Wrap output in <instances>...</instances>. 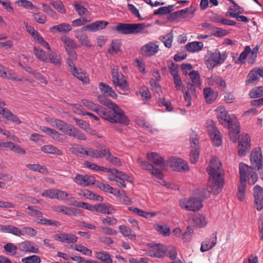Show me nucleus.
Here are the masks:
<instances>
[{"label": "nucleus", "instance_id": "nucleus-64", "mask_svg": "<svg viewBox=\"0 0 263 263\" xmlns=\"http://www.w3.org/2000/svg\"><path fill=\"white\" fill-rule=\"evenodd\" d=\"M32 16L36 22L40 24H44L46 20V16L41 12L34 13Z\"/></svg>", "mask_w": 263, "mask_h": 263}, {"label": "nucleus", "instance_id": "nucleus-41", "mask_svg": "<svg viewBox=\"0 0 263 263\" xmlns=\"http://www.w3.org/2000/svg\"><path fill=\"white\" fill-rule=\"evenodd\" d=\"M193 221L198 227L202 228L206 226L208 221L206 217L200 214L195 216L193 218Z\"/></svg>", "mask_w": 263, "mask_h": 263}, {"label": "nucleus", "instance_id": "nucleus-45", "mask_svg": "<svg viewBox=\"0 0 263 263\" xmlns=\"http://www.w3.org/2000/svg\"><path fill=\"white\" fill-rule=\"evenodd\" d=\"M189 76L191 80L192 83L194 85L200 87L201 85L200 78L198 72L196 70H193L189 72Z\"/></svg>", "mask_w": 263, "mask_h": 263}, {"label": "nucleus", "instance_id": "nucleus-33", "mask_svg": "<svg viewBox=\"0 0 263 263\" xmlns=\"http://www.w3.org/2000/svg\"><path fill=\"white\" fill-rule=\"evenodd\" d=\"M203 44L201 42H192L185 45L186 50L190 52H195L202 50Z\"/></svg>", "mask_w": 263, "mask_h": 263}, {"label": "nucleus", "instance_id": "nucleus-4", "mask_svg": "<svg viewBox=\"0 0 263 263\" xmlns=\"http://www.w3.org/2000/svg\"><path fill=\"white\" fill-rule=\"evenodd\" d=\"M217 117L218 121L221 124L226 125L228 124V128L230 129L229 136L233 141L235 142L237 135L239 133V130L238 126V121L234 115H229L228 111L223 106H219L215 110Z\"/></svg>", "mask_w": 263, "mask_h": 263}, {"label": "nucleus", "instance_id": "nucleus-25", "mask_svg": "<svg viewBox=\"0 0 263 263\" xmlns=\"http://www.w3.org/2000/svg\"><path fill=\"white\" fill-rule=\"evenodd\" d=\"M49 124L52 127H56L62 132L67 135L71 125L56 119H51L48 121Z\"/></svg>", "mask_w": 263, "mask_h": 263}, {"label": "nucleus", "instance_id": "nucleus-2", "mask_svg": "<svg viewBox=\"0 0 263 263\" xmlns=\"http://www.w3.org/2000/svg\"><path fill=\"white\" fill-rule=\"evenodd\" d=\"M240 184L238 186L237 196L242 201L245 198L247 187V180L250 185L254 184L258 180V175L253 168L244 163H240L239 166Z\"/></svg>", "mask_w": 263, "mask_h": 263}, {"label": "nucleus", "instance_id": "nucleus-60", "mask_svg": "<svg viewBox=\"0 0 263 263\" xmlns=\"http://www.w3.org/2000/svg\"><path fill=\"white\" fill-rule=\"evenodd\" d=\"M173 6L168 7H162L155 10L154 12V15H163L170 13L172 11Z\"/></svg>", "mask_w": 263, "mask_h": 263}, {"label": "nucleus", "instance_id": "nucleus-21", "mask_svg": "<svg viewBox=\"0 0 263 263\" xmlns=\"http://www.w3.org/2000/svg\"><path fill=\"white\" fill-rule=\"evenodd\" d=\"M108 24V22L104 21H98L89 24L82 28L83 31H97L99 30H102L106 28Z\"/></svg>", "mask_w": 263, "mask_h": 263}, {"label": "nucleus", "instance_id": "nucleus-59", "mask_svg": "<svg viewBox=\"0 0 263 263\" xmlns=\"http://www.w3.org/2000/svg\"><path fill=\"white\" fill-rule=\"evenodd\" d=\"M17 248L18 246L16 247L12 243H8L4 246L5 251L11 255H14L16 254Z\"/></svg>", "mask_w": 263, "mask_h": 263}, {"label": "nucleus", "instance_id": "nucleus-37", "mask_svg": "<svg viewBox=\"0 0 263 263\" xmlns=\"http://www.w3.org/2000/svg\"><path fill=\"white\" fill-rule=\"evenodd\" d=\"M95 257L106 263H112V260L109 254L106 251H100L95 252Z\"/></svg>", "mask_w": 263, "mask_h": 263}, {"label": "nucleus", "instance_id": "nucleus-17", "mask_svg": "<svg viewBox=\"0 0 263 263\" xmlns=\"http://www.w3.org/2000/svg\"><path fill=\"white\" fill-rule=\"evenodd\" d=\"M82 102L84 106L87 107L88 109L97 112V114L103 119H110L108 115V113L106 111H101L100 106L94 103H92L87 100H82Z\"/></svg>", "mask_w": 263, "mask_h": 263}, {"label": "nucleus", "instance_id": "nucleus-53", "mask_svg": "<svg viewBox=\"0 0 263 263\" xmlns=\"http://www.w3.org/2000/svg\"><path fill=\"white\" fill-rule=\"evenodd\" d=\"M155 230L164 236H169L170 234V229L166 225L156 224L155 226Z\"/></svg>", "mask_w": 263, "mask_h": 263}, {"label": "nucleus", "instance_id": "nucleus-23", "mask_svg": "<svg viewBox=\"0 0 263 263\" xmlns=\"http://www.w3.org/2000/svg\"><path fill=\"white\" fill-rule=\"evenodd\" d=\"M171 166L174 170L177 171H187L189 170V166L187 162L179 158H173L172 160L171 161Z\"/></svg>", "mask_w": 263, "mask_h": 263}, {"label": "nucleus", "instance_id": "nucleus-11", "mask_svg": "<svg viewBox=\"0 0 263 263\" xmlns=\"http://www.w3.org/2000/svg\"><path fill=\"white\" fill-rule=\"evenodd\" d=\"M71 152L74 154H81L82 156H87L93 158L97 159L98 150L90 147H84L80 145L72 146L71 148Z\"/></svg>", "mask_w": 263, "mask_h": 263}, {"label": "nucleus", "instance_id": "nucleus-26", "mask_svg": "<svg viewBox=\"0 0 263 263\" xmlns=\"http://www.w3.org/2000/svg\"><path fill=\"white\" fill-rule=\"evenodd\" d=\"M52 209L54 212L64 213L69 216H76L80 213L79 212V210H78L75 208L65 206L64 205H54L52 207Z\"/></svg>", "mask_w": 263, "mask_h": 263}, {"label": "nucleus", "instance_id": "nucleus-49", "mask_svg": "<svg viewBox=\"0 0 263 263\" xmlns=\"http://www.w3.org/2000/svg\"><path fill=\"white\" fill-rule=\"evenodd\" d=\"M128 210L129 211H133L138 215L145 218H147L149 216L150 217H153L156 215L154 213L146 212L137 208L129 207L128 208Z\"/></svg>", "mask_w": 263, "mask_h": 263}, {"label": "nucleus", "instance_id": "nucleus-58", "mask_svg": "<svg viewBox=\"0 0 263 263\" xmlns=\"http://www.w3.org/2000/svg\"><path fill=\"white\" fill-rule=\"evenodd\" d=\"M70 205L83 208L90 211H93L94 205H91L86 202L74 201L73 203H70Z\"/></svg>", "mask_w": 263, "mask_h": 263}, {"label": "nucleus", "instance_id": "nucleus-15", "mask_svg": "<svg viewBox=\"0 0 263 263\" xmlns=\"http://www.w3.org/2000/svg\"><path fill=\"white\" fill-rule=\"evenodd\" d=\"M250 138L248 134H242L239 138L238 154L244 156L250 149Z\"/></svg>", "mask_w": 263, "mask_h": 263}, {"label": "nucleus", "instance_id": "nucleus-7", "mask_svg": "<svg viewBox=\"0 0 263 263\" xmlns=\"http://www.w3.org/2000/svg\"><path fill=\"white\" fill-rule=\"evenodd\" d=\"M179 205L181 208L191 211H198L203 206L201 200L195 197L180 200Z\"/></svg>", "mask_w": 263, "mask_h": 263}, {"label": "nucleus", "instance_id": "nucleus-42", "mask_svg": "<svg viewBox=\"0 0 263 263\" xmlns=\"http://www.w3.org/2000/svg\"><path fill=\"white\" fill-rule=\"evenodd\" d=\"M33 53L35 57L41 61L46 63L48 62V59L46 53L43 50L34 47L33 48Z\"/></svg>", "mask_w": 263, "mask_h": 263}, {"label": "nucleus", "instance_id": "nucleus-54", "mask_svg": "<svg viewBox=\"0 0 263 263\" xmlns=\"http://www.w3.org/2000/svg\"><path fill=\"white\" fill-rule=\"evenodd\" d=\"M27 209L28 211L27 213L30 216L36 217L37 218L43 217V214L42 212L37 210L35 206H29Z\"/></svg>", "mask_w": 263, "mask_h": 263}, {"label": "nucleus", "instance_id": "nucleus-12", "mask_svg": "<svg viewBox=\"0 0 263 263\" xmlns=\"http://www.w3.org/2000/svg\"><path fill=\"white\" fill-rule=\"evenodd\" d=\"M254 207L258 211L263 209V189L259 185H255L253 190Z\"/></svg>", "mask_w": 263, "mask_h": 263}, {"label": "nucleus", "instance_id": "nucleus-56", "mask_svg": "<svg viewBox=\"0 0 263 263\" xmlns=\"http://www.w3.org/2000/svg\"><path fill=\"white\" fill-rule=\"evenodd\" d=\"M6 233H11L17 236H22V230L13 226H6Z\"/></svg>", "mask_w": 263, "mask_h": 263}, {"label": "nucleus", "instance_id": "nucleus-62", "mask_svg": "<svg viewBox=\"0 0 263 263\" xmlns=\"http://www.w3.org/2000/svg\"><path fill=\"white\" fill-rule=\"evenodd\" d=\"M36 233L37 232L35 230L28 227H25L23 228L22 230V235L23 236L26 235L30 237H33L36 235Z\"/></svg>", "mask_w": 263, "mask_h": 263}, {"label": "nucleus", "instance_id": "nucleus-39", "mask_svg": "<svg viewBox=\"0 0 263 263\" xmlns=\"http://www.w3.org/2000/svg\"><path fill=\"white\" fill-rule=\"evenodd\" d=\"M67 135L73 137L80 140H86V137L85 135L80 130H78L76 128L73 127L72 125L71 128L69 129Z\"/></svg>", "mask_w": 263, "mask_h": 263}, {"label": "nucleus", "instance_id": "nucleus-5", "mask_svg": "<svg viewBox=\"0 0 263 263\" xmlns=\"http://www.w3.org/2000/svg\"><path fill=\"white\" fill-rule=\"evenodd\" d=\"M145 28L144 23L125 24L119 23L116 27V31L121 34H138Z\"/></svg>", "mask_w": 263, "mask_h": 263}, {"label": "nucleus", "instance_id": "nucleus-50", "mask_svg": "<svg viewBox=\"0 0 263 263\" xmlns=\"http://www.w3.org/2000/svg\"><path fill=\"white\" fill-rule=\"evenodd\" d=\"M3 78H6L12 80L21 81L22 78L17 77V74L12 70H9L6 68L5 74L4 75Z\"/></svg>", "mask_w": 263, "mask_h": 263}, {"label": "nucleus", "instance_id": "nucleus-9", "mask_svg": "<svg viewBox=\"0 0 263 263\" xmlns=\"http://www.w3.org/2000/svg\"><path fill=\"white\" fill-rule=\"evenodd\" d=\"M207 131L215 145L219 146L221 144V135L219 130L216 127L215 123L213 121L206 122Z\"/></svg>", "mask_w": 263, "mask_h": 263}, {"label": "nucleus", "instance_id": "nucleus-24", "mask_svg": "<svg viewBox=\"0 0 263 263\" xmlns=\"http://www.w3.org/2000/svg\"><path fill=\"white\" fill-rule=\"evenodd\" d=\"M263 76V71L261 69L254 68L252 69L248 75L247 79L246 81V85H250L258 81L259 78Z\"/></svg>", "mask_w": 263, "mask_h": 263}, {"label": "nucleus", "instance_id": "nucleus-1", "mask_svg": "<svg viewBox=\"0 0 263 263\" xmlns=\"http://www.w3.org/2000/svg\"><path fill=\"white\" fill-rule=\"evenodd\" d=\"M206 171L210 175L208 190L209 193L217 194L221 191L224 181V171L221 163L217 158H212Z\"/></svg>", "mask_w": 263, "mask_h": 263}, {"label": "nucleus", "instance_id": "nucleus-28", "mask_svg": "<svg viewBox=\"0 0 263 263\" xmlns=\"http://www.w3.org/2000/svg\"><path fill=\"white\" fill-rule=\"evenodd\" d=\"M158 50V46L153 42H149L145 44L141 48L142 54L146 57L153 55Z\"/></svg>", "mask_w": 263, "mask_h": 263}, {"label": "nucleus", "instance_id": "nucleus-27", "mask_svg": "<svg viewBox=\"0 0 263 263\" xmlns=\"http://www.w3.org/2000/svg\"><path fill=\"white\" fill-rule=\"evenodd\" d=\"M166 252L165 247L158 244L154 246L152 250L149 251L148 254L151 256L162 258L166 255Z\"/></svg>", "mask_w": 263, "mask_h": 263}, {"label": "nucleus", "instance_id": "nucleus-20", "mask_svg": "<svg viewBox=\"0 0 263 263\" xmlns=\"http://www.w3.org/2000/svg\"><path fill=\"white\" fill-rule=\"evenodd\" d=\"M53 238L56 240L60 241L62 242L67 243H73L77 241L78 237L75 235L71 233H61L58 235H54Z\"/></svg>", "mask_w": 263, "mask_h": 263}, {"label": "nucleus", "instance_id": "nucleus-35", "mask_svg": "<svg viewBox=\"0 0 263 263\" xmlns=\"http://www.w3.org/2000/svg\"><path fill=\"white\" fill-rule=\"evenodd\" d=\"M99 87L102 92L107 93L109 96L112 98H116L117 96L112 87L105 83L102 82L100 83Z\"/></svg>", "mask_w": 263, "mask_h": 263}, {"label": "nucleus", "instance_id": "nucleus-61", "mask_svg": "<svg viewBox=\"0 0 263 263\" xmlns=\"http://www.w3.org/2000/svg\"><path fill=\"white\" fill-rule=\"evenodd\" d=\"M263 88L262 87H256L252 89L250 92V96L252 98H259L262 96Z\"/></svg>", "mask_w": 263, "mask_h": 263}, {"label": "nucleus", "instance_id": "nucleus-18", "mask_svg": "<svg viewBox=\"0 0 263 263\" xmlns=\"http://www.w3.org/2000/svg\"><path fill=\"white\" fill-rule=\"evenodd\" d=\"M112 175L116 177V181L117 185L122 187H126L125 181L132 182L133 180L132 178L130 177L128 175L122 172H119L118 170L112 171Z\"/></svg>", "mask_w": 263, "mask_h": 263}, {"label": "nucleus", "instance_id": "nucleus-13", "mask_svg": "<svg viewBox=\"0 0 263 263\" xmlns=\"http://www.w3.org/2000/svg\"><path fill=\"white\" fill-rule=\"evenodd\" d=\"M250 161L255 168L258 170L262 168V155L260 147H257L252 150L250 155Z\"/></svg>", "mask_w": 263, "mask_h": 263}, {"label": "nucleus", "instance_id": "nucleus-22", "mask_svg": "<svg viewBox=\"0 0 263 263\" xmlns=\"http://www.w3.org/2000/svg\"><path fill=\"white\" fill-rule=\"evenodd\" d=\"M216 243L217 233H214L202 242L200 247V251L202 252H206L214 247Z\"/></svg>", "mask_w": 263, "mask_h": 263}, {"label": "nucleus", "instance_id": "nucleus-44", "mask_svg": "<svg viewBox=\"0 0 263 263\" xmlns=\"http://www.w3.org/2000/svg\"><path fill=\"white\" fill-rule=\"evenodd\" d=\"M61 41L65 45V48L72 49L76 48L77 45L74 41L66 35H63L61 37Z\"/></svg>", "mask_w": 263, "mask_h": 263}, {"label": "nucleus", "instance_id": "nucleus-46", "mask_svg": "<svg viewBox=\"0 0 263 263\" xmlns=\"http://www.w3.org/2000/svg\"><path fill=\"white\" fill-rule=\"evenodd\" d=\"M50 4L57 10L62 14H65L66 12L64 5L61 1L49 0Z\"/></svg>", "mask_w": 263, "mask_h": 263}, {"label": "nucleus", "instance_id": "nucleus-29", "mask_svg": "<svg viewBox=\"0 0 263 263\" xmlns=\"http://www.w3.org/2000/svg\"><path fill=\"white\" fill-rule=\"evenodd\" d=\"M0 115H2L7 120L11 121L16 124H20L22 123L21 121L16 115L6 108H0Z\"/></svg>", "mask_w": 263, "mask_h": 263}, {"label": "nucleus", "instance_id": "nucleus-43", "mask_svg": "<svg viewBox=\"0 0 263 263\" xmlns=\"http://www.w3.org/2000/svg\"><path fill=\"white\" fill-rule=\"evenodd\" d=\"M228 12L231 17L236 18L239 22H249V20L246 16L238 15L239 13H241V11H234V8H229Z\"/></svg>", "mask_w": 263, "mask_h": 263}, {"label": "nucleus", "instance_id": "nucleus-47", "mask_svg": "<svg viewBox=\"0 0 263 263\" xmlns=\"http://www.w3.org/2000/svg\"><path fill=\"white\" fill-rule=\"evenodd\" d=\"M26 166L28 168L35 172H38L43 174L48 172L46 167L39 164H28L26 165Z\"/></svg>", "mask_w": 263, "mask_h": 263}, {"label": "nucleus", "instance_id": "nucleus-55", "mask_svg": "<svg viewBox=\"0 0 263 263\" xmlns=\"http://www.w3.org/2000/svg\"><path fill=\"white\" fill-rule=\"evenodd\" d=\"M6 233H11L17 236H22V230L13 226H6Z\"/></svg>", "mask_w": 263, "mask_h": 263}, {"label": "nucleus", "instance_id": "nucleus-38", "mask_svg": "<svg viewBox=\"0 0 263 263\" xmlns=\"http://www.w3.org/2000/svg\"><path fill=\"white\" fill-rule=\"evenodd\" d=\"M48 62L53 64L57 67H59L61 65V55L54 52L51 51L48 54Z\"/></svg>", "mask_w": 263, "mask_h": 263}, {"label": "nucleus", "instance_id": "nucleus-31", "mask_svg": "<svg viewBox=\"0 0 263 263\" xmlns=\"http://www.w3.org/2000/svg\"><path fill=\"white\" fill-rule=\"evenodd\" d=\"M72 30V27L70 25L67 23H63L58 25L53 26L50 28V31L52 32L58 31L67 33Z\"/></svg>", "mask_w": 263, "mask_h": 263}, {"label": "nucleus", "instance_id": "nucleus-52", "mask_svg": "<svg viewBox=\"0 0 263 263\" xmlns=\"http://www.w3.org/2000/svg\"><path fill=\"white\" fill-rule=\"evenodd\" d=\"M76 37L81 42L82 45L90 47V42L86 34L82 32H78Z\"/></svg>", "mask_w": 263, "mask_h": 263}, {"label": "nucleus", "instance_id": "nucleus-3", "mask_svg": "<svg viewBox=\"0 0 263 263\" xmlns=\"http://www.w3.org/2000/svg\"><path fill=\"white\" fill-rule=\"evenodd\" d=\"M98 101L103 105L108 107L107 109H103L100 106L101 111L107 112L106 115L108 116L110 119H104L111 123H119L125 125L129 124V120L125 115L124 111L121 109L117 104L114 103L110 100L104 98L101 96L98 97Z\"/></svg>", "mask_w": 263, "mask_h": 263}, {"label": "nucleus", "instance_id": "nucleus-30", "mask_svg": "<svg viewBox=\"0 0 263 263\" xmlns=\"http://www.w3.org/2000/svg\"><path fill=\"white\" fill-rule=\"evenodd\" d=\"M120 232L126 237L131 240H135L136 239V233L129 228L125 225H121L119 227Z\"/></svg>", "mask_w": 263, "mask_h": 263}, {"label": "nucleus", "instance_id": "nucleus-6", "mask_svg": "<svg viewBox=\"0 0 263 263\" xmlns=\"http://www.w3.org/2000/svg\"><path fill=\"white\" fill-rule=\"evenodd\" d=\"M227 57V54L224 52L222 54L216 49L214 52H210L207 55L206 65L209 69H213L218 64L224 62Z\"/></svg>", "mask_w": 263, "mask_h": 263}, {"label": "nucleus", "instance_id": "nucleus-19", "mask_svg": "<svg viewBox=\"0 0 263 263\" xmlns=\"http://www.w3.org/2000/svg\"><path fill=\"white\" fill-rule=\"evenodd\" d=\"M18 249L20 251L26 253H37L39 252V249L35 243L28 240L19 243Z\"/></svg>", "mask_w": 263, "mask_h": 263}, {"label": "nucleus", "instance_id": "nucleus-40", "mask_svg": "<svg viewBox=\"0 0 263 263\" xmlns=\"http://www.w3.org/2000/svg\"><path fill=\"white\" fill-rule=\"evenodd\" d=\"M121 44L120 42L117 40L112 41L108 49V53L110 54L118 53L121 49Z\"/></svg>", "mask_w": 263, "mask_h": 263}, {"label": "nucleus", "instance_id": "nucleus-36", "mask_svg": "<svg viewBox=\"0 0 263 263\" xmlns=\"http://www.w3.org/2000/svg\"><path fill=\"white\" fill-rule=\"evenodd\" d=\"M41 151L44 153L48 154H53L57 155H62L61 151L57 147L52 145H46L41 147Z\"/></svg>", "mask_w": 263, "mask_h": 263}, {"label": "nucleus", "instance_id": "nucleus-48", "mask_svg": "<svg viewBox=\"0 0 263 263\" xmlns=\"http://www.w3.org/2000/svg\"><path fill=\"white\" fill-rule=\"evenodd\" d=\"M32 36L40 44L42 45L43 47L47 48L48 50H50L51 48L49 44L43 39V38L36 31H35L34 33L32 34Z\"/></svg>", "mask_w": 263, "mask_h": 263}, {"label": "nucleus", "instance_id": "nucleus-57", "mask_svg": "<svg viewBox=\"0 0 263 263\" xmlns=\"http://www.w3.org/2000/svg\"><path fill=\"white\" fill-rule=\"evenodd\" d=\"M72 74L78 79L81 80L84 84H87L89 82V79L88 76L84 73L82 72H79L77 69V71L75 72H71Z\"/></svg>", "mask_w": 263, "mask_h": 263}, {"label": "nucleus", "instance_id": "nucleus-51", "mask_svg": "<svg viewBox=\"0 0 263 263\" xmlns=\"http://www.w3.org/2000/svg\"><path fill=\"white\" fill-rule=\"evenodd\" d=\"M173 39V35L172 32L160 37L161 41L164 44L165 46L168 48L172 46Z\"/></svg>", "mask_w": 263, "mask_h": 263}, {"label": "nucleus", "instance_id": "nucleus-8", "mask_svg": "<svg viewBox=\"0 0 263 263\" xmlns=\"http://www.w3.org/2000/svg\"><path fill=\"white\" fill-rule=\"evenodd\" d=\"M112 81L114 84L118 86L120 89L126 90L128 89V85L124 76L122 73L118 72V68L117 66L113 65L111 68Z\"/></svg>", "mask_w": 263, "mask_h": 263}, {"label": "nucleus", "instance_id": "nucleus-14", "mask_svg": "<svg viewBox=\"0 0 263 263\" xmlns=\"http://www.w3.org/2000/svg\"><path fill=\"white\" fill-rule=\"evenodd\" d=\"M137 161L143 169L149 171L152 175L156 177L157 179H162L163 178V175L162 172L158 168H155L153 165L143 160L140 158H138Z\"/></svg>", "mask_w": 263, "mask_h": 263}, {"label": "nucleus", "instance_id": "nucleus-34", "mask_svg": "<svg viewBox=\"0 0 263 263\" xmlns=\"http://www.w3.org/2000/svg\"><path fill=\"white\" fill-rule=\"evenodd\" d=\"M147 159L154 164L160 165L164 164V160L157 153L152 152L146 154Z\"/></svg>", "mask_w": 263, "mask_h": 263}, {"label": "nucleus", "instance_id": "nucleus-32", "mask_svg": "<svg viewBox=\"0 0 263 263\" xmlns=\"http://www.w3.org/2000/svg\"><path fill=\"white\" fill-rule=\"evenodd\" d=\"M203 93L206 102L209 104L212 103L218 96L217 93L214 92L210 87L204 88Z\"/></svg>", "mask_w": 263, "mask_h": 263}, {"label": "nucleus", "instance_id": "nucleus-63", "mask_svg": "<svg viewBox=\"0 0 263 263\" xmlns=\"http://www.w3.org/2000/svg\"><path fill=\"white\" fill-rule=\"evenodd\" d=\"M22 261L24 263H40L41 259L39 256L33 255L22 259Z\"/></svg>", "mask_w": 263, "mask_h": 263}, {"label": "nucleus", "instance_id": "nucleus-16", "mask_svg": "<svg viewBox=\"0 0 263 263\" xmlns=\"http://www.w3.org/2000/svg\"><path fill=\"white\" fill-rule=\"evenodd\" d=\"M74 181L78 185L85 187L94 184L96 182V179L95 178L91 175H83L78 174L74 179Z\"/></svg>", "mask_w": 263, "mask_h": 263}, {"label": "nucleus", "instance_id": "nucleus-10", "mask_svg": "<svg viewBox=\"0 0 263 263\" xmlns=\"http://www.w3.org/2000/svg\"><path fill=\"white\" fill-rule=\"evenodd\" d=\"M97 157L98 158H105V159L108 162L112 163L114 165L118 166L122 165V161L120 159L116 157L113 156L109 149V148L103 145L101 147L100 151H98Z\"/></svg>", "mask_w": 263, "mask_h": 263}]
</instances>
